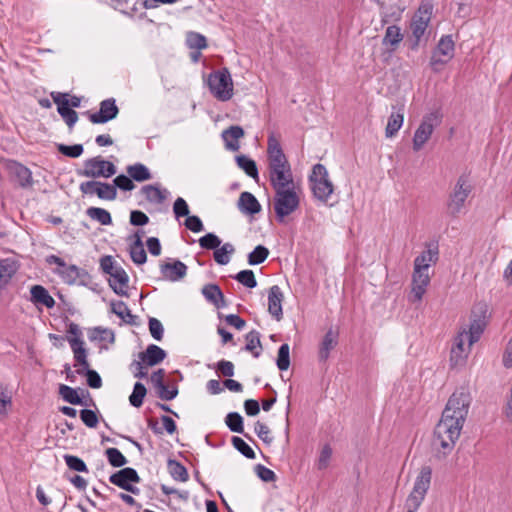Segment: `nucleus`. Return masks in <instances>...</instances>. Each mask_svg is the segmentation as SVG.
Returning <instances> with one entry per match:
<instances>
[{"label": "nucleus", "mask_w": 512, "mask_h": 512, "mask_svg": "<svg viewBox=\"0 0 512 512\" xmlns=\"http://www.w3.org/2000/svg\"><path fill=\"white\" fill-rule=\"evenodd\" d=\"M470 403V393L463 388L455 391L448 399L441 419L435 426L432 443L443 457L455 447L466 421Z\"/></svg>", "instance_id": "f257e3e1"}, {"label": "nucleus", "mask_w": 512, "mask_h": 512, "mask_svg": "<svg viewBox=\"0 0 512 512\" xmlns=\"http://www.w3.org/2000/svg\"><path fill=\"white\" fill-rule=\"evenodd\" d=\"M268 172L270 185L274 191L294 187V177L291 165L282 147L273 136L268 138Z\"/></svg>", "instance_id": "f03ea898"}, {"label": "nucleus", "mask_w": 512, "mask_h": 512, "mask_svg": "<svg viewBox=\"0 0 512 512\" xmlns=\"http://www.w3.org/2000/svg\"><path fill=\"white\" fill-rule=\"evenodd\" d=\"M431 479L432 468L429 465L422 466L415 478L413 489L405 501L406 512L418 510L430 488Z\"/></svg>", "instance_id": "7ed1b4c3"}, {"label": "nucleus", "mask_w": 512, "mask_h": 512, "mask_svg": "<svg viewBox=\"0 0 512 512\" xmlns=\"http://www.w3.org/2000/svg\"><path fill=\"white\" fill-rule=\"evenodd\" d=\"M273 207L278 222L295 212L300 206V197L296 186L274 191Z\"/></svg>", "instance_id": "20e7f679"}, {"label": "nucleus", "mask_w": 512, "mask_h": 512, "mask_svg": "<svg viewBox=\"0 0 512 512\" xmlns=\"http://www.w3.org/2000/svg\"><path fill=\"white\" fill-rule=\"evenodd\" d=\"M309 184L313 196L321 202H327L334 191V186L328 178V171L320 163L313 166L312 173L309 176Z\"/></svg>", "instance_id": "39448f33"}, {"label": "nucleus", "mask_w": 512, "mask_h": 512, "mask_svg": "<svg viewBox=\"0 0 512 512\" xmlns=\"http://www.w3.org/2000/svg\"><path fill=\"white\" fill-rule=\"evenodd\" d=\"M211 93L220 101L230 100L233 95V82L227 68L212 72L208 77Z\"/></svg>", "instance_id": "423d86ee"}, {"label": "nucleus", "mask_w": 512, "mask_h": 512, "mask_svg": "<svg viewBox=\"0 0 512 512\" xmlns=\"http://www.w3.org/2000/svg\"><path fill=\"white\" fill-rule=\"evenodd\" d=\"M116 171V166L112 162L96 156L86 159L83 168L77 170V175L91 179L110 178L116 174Z\"/></svg>", "instance_id": "0eeeda50"}, {"label": "nucleus", "mask_w": 512, "mask_h": 512, "mask_svg": "<svg viewBox=\"0 0 512 512\" xmlns=\"http://www.w3.org/2000/svg\"><path fill=\"white\" fill-rule=\"evenodd\" d=\"M471 191L472 187L467 177L460 176L448 198L447 210L450 216L457 217L461 213Z\"/></svg>", "instance_id": "6e6552de"}, {"label": "nucleus", "mask_w": 512, "mask_h": 512, "mask_svg": "<svg viewBox=\"0 0 512 512\" xmlns=\"http://www.w3.org/2000/svg\"><path fill=\"white\" fill-rule=\"evenodd\" d=\"M455 53V42L451 34L443 35L432 52L430 66L434 72H439L440 67L447 64Z\"/></svg>", "instance_id": "1a4fd4ad"}, {"label": "nucleus", "mask_w": 512, "mask_h": 512, "mask_svg": "<svg viewBox=\"0 0 512 512\" xmlns=\"http://www.w3.org/2000/svg\"><path fill=\"white\" fill-rule=\"evenodd\" d=\"M441 122V116L437 111L426 114L413 136V150L419 151L430 139L434 129Z\"/></svg>", "instance_id": "9d476101"}, {"label": "nucleus", "mask_w": 512, "mask_h": 512, "mask_svg": "<svg viewBox=\"0 0 512 512\" xmlns=\"http://www.w3.org/2000/svg\"><path fill=\"white\" fill-rule=\"evenodd\" d=\"M84 114L87 115L93 124H105L117 117L119 108L114 98H108L100 102L99 111L95 113L87 111Z\"/></svg>", "instance_id": "9b49d317"}, {"label": "nucleus", "mask_w": 512, "mask_h": 512, "mask_svg": "<svg viewBox=\"0 0 512 512\" xmlns=\"http://www.w3.org/2000/svg\"><path fill=\"white\" fill-rule=\"evenodd\" d=\"M69 94L60 93V92H52L51 97L54 103L57 105V111L60 116L63 118L70 131L73 129L74 125L78 121V113L69 107V99L67 98Z\"/></svg>", "instance_id": "f8f14e48"}, {"label": "nucleus", "mask_w": 512, "mask_h": 512, "mask_svg": "<svg viewBox=\"0 0 512 512\" xmlns=\"http://www.w3.org/2000/svg\"><path fill=\"white\" fill-rule=\"evenodd\" d=\"M165 376V370L160 368L152 373L150 381L157 391V396L161 400L171 401L177 397L178 387L176 385H172L170 388H168L164 381Z\"/></svg>", "instance_id": "ddd939ff"}, {"label": "nucleus", "mask_w": 512, "mask_h": 512, "mask_svg": "<svg viewBox=\"0 0 512 512\" xmlns=\"http://www.w3.org/2000/svg\"><path fill=\"white\" fill-rule=\"evenodd\" d=\"M434 6L428 1H422L417 11L414 13L410 28L412 32H425L433 14Z\"/></svg>", "instance_id": "4468645a"}, {"label": "nucleus", "mask_w": 512, "mask_h": 512, "mask_svg": "<svg viewBox=\"0 0 512 512\" xmlns=\"http://www.w3.org/2000/svg\"><path fill=\"white\" fill-rule=\"evenodd\" d=\"M187 270V265L180 260L160 264L161 275L164 279L171 282H177L183 279L187 274Z\"/></svg>", "instance_id": "2eb2a0df"}, {"label": "nucleus", "mask_w": 512, "mask_h": 512, "mask_svg": "<svg viewBox=\"0 0 512 512\" xmlns=\"http://www.w3.org/2000/svg\"><path fill=\"white\" fill-rule=\"evenodd\" d=\"M429 283V273L422 271L417 272V270H414L412 274V289L409 300L413 303L421 301Z\"/></svg>", "instance_id": "dca6fc26"}, {"label": "nucleus", "mask_w": 512, "mask_h": 512, "mask_svg": "<svg viewBox=\"0 0 512 512\" xmlns=\"http://www.w3.org/2000/svg\"><path fill=\"white\" fill-rule=\"evenodd\" d=\"M8 171L22 188H29L33 185L32 172L30 169L20 162L10 161L8 163Z\"/></svg>", "instance_id": "f3484780"}, {"label": "nucleus", "mask_w": 512, "mask_h": 512, "mask_svg": "<svg viewBox=\"0 0 512 512\" xmlns=\"http://www.w3.org/2000/svg\"><path fill=\"white\" fill-rule=\"evenodd\" d=\"M109 481L113 485L125 489L131 483H140L141 478L134 468L125 467L111 474Z\"/></svg>", "instance_id": "a211bd4d"}, {"label": "nucleus", "mask_w": 512, "mask_h": 512, "mask_svg": "<svg viewBox=\"0 0 512 512\" xmlns=\"http://www.w3.org/2000/svg\"><path fill=\"white\" fill-rule=\"evenodd\" d=\"M109 279V286L115 294L128 297L129 276L121 266H116Z\"/></svg>", "instance_id": "6ab92c4d"}, {"label": "nucleus", "mask_w": 512, "mask_h": 512, "mask_svg": "<svg viewBox=\"0 0 512 512\" xmlns=\"http://www.w3.org/2000/svg\"><path fill=\"white\" fill-rule=\"evenodd\" d=\"M438 246L428 245V249L421 252L414 260V270L429 273L431 264H435L438 261Z\"/></svg>", "instance_id": "aec40b11"}, {"label": "nucleus", "mask_w": 512, "mask_h": 512, "mask_svg": "<svg viewBox=\"0 0 512 512\" xmlns=\"http://www.w3.org/2000/svg\"><path fill=\"white\" fill-rule=\"evenodd\" d=\"M404 104H397L392 106L391 115L388 118L385 135L391 138L397 134L404 122Z\"/></svg>", "instance_id": "412c9836"}, {"label": "nucleus", "mask_w": 512, "mask_h": 512, "mask_svg": "<svg viewBox=\"0 0 512 512\" xmlns=\"http://www.w3.org/2000/svg\"><path fill=\"white\" fill-rule=\"evenodd\" d=\"M283 299V293L278 285L270 287L268 293V311L277 321H280L283 318Z\"/></svg>", "instance_id": "4be33fe9"}, {"label": "nucleus", "mask_w": 512, "mask_h": 512, "mask_svg": "<svg viewBox=\"0 0 512 512\" xmlns=\"http://www.w3.org/2000/svg\"><path fill=\"white\" fill-rule=\"evenodd\" d=\"M167 356V353L164 349L155 344H150L147 346L146 350L140 352L138 357L142 360L146 366H156L161 363Z\"/></svg>", "instance_id": "5701e85b"}, {"label": "nucleus", "mask_w": 512, "mask_h": 512, "mask_svg": "<svg viewBox=\"0 0 512 512\" xmlns=\"http://www.w3.org/2000/svg\"><path fill=\"white\" fill-rule=\"evenodd\" d=\"M30 301L36 306L42 305L48 309L53 308L56 304L48 290L39 284L33 285L30 288Z\"/></svg>", "instance_id": "b1692460"}, {"label": "nucleus", "mask_w": 512, "mask_h": 512, "mask_svg": "<svg viewBox=\"0 0 512 512\" xmlns=\"http://www.w3.org/2000/svg\"><path fill=\"white\" fill-rule=\"evenodd\" d=\"M204 298L217 308H224L227 306L224 294L217 284L209 283L202 287L201 290Z\"/></svg>", "instance_id": "393cba45"}, {"label": "nucleus", "mask_w": 512, "mask_h": 512, "mask_svg": "<svg viewBox=\"0 0 512 512\" xmlns=\"http://www.w3.org/2000/svg\"><path fill=\"white\" fill-rule=\"evenodd\" d=\"M465 337H463V333H460L456 339L455 343L451 349L450 354V366L452 368L463 366L467 359V353L464 348Z\"/></svg>", "instance_id": "a878e982"}, {"label": "nucleus", "mask_w": 512, "mask_h": 512, "mask_svg": "<svg viewBox=\"0 0 512 512\" xmlns=\"http://www.w3.org/2000/svg\"><path fill=\"white\" fill-rule=\"evenodd\" d=\"M239 210L246 215H255L261 211L257 198L250 192L244 191L238 199Z\"/></svg>", "instance_id": "bb28decb"}, {"label": "nucleus", "mask_w": 512, "mask_h": 512, "mask_svg": "<svg viewBox=\"0 0 512 512\" xmlns=\"http://www.w3.org/2000/svg\"><path fill=\"white\" fill-rule=\"evenodd\" d=\"M244 136V130L241 126H230L222 132V139L225 148L229 151H238L240 148L238 140Z\"/></svg>", "instance_id": "cd10ccee"}, {"label": "nucleus", "mask_w": 512, "mask_h": 512, "mask_svg": "<svg viewBox=\"0 0 512 512\" xmlns=\"http://www.w3.org/2000/svg\"><path fill=\"white\" fill-rule=\"evenodd\" d=\"M338 343V332L330 328L324 335L319 347V361L325 362L329 358L330 351L333 350Z\"/></svg>", "instance_id": "c85d7f7f"}, {"label": "nucleus", "mask_w": 512, "mask_h": 512, "mask_svg": "<svg viewBox=\"0 0 512 512\" xmlns=\"http://www.w3.org/2000/svg\"><path fill=\"white\" fill-rule=\"evenodd\" d=\"M486 327L485 315L476 316L471 320L469 331H463V337L468 338L469 346L477 342Z\"/></svg>", "instance_id": "c756f323"}, {"label": "nucleus", "mask_w": 512, "mask_h": 512, "mask_svg": "<svg viewBox=\"0 0 512 512\" xmlns=\"http://www.w3.org/2000/svg\"><path fill=\"white\" fill-rule=\"evenodd\" d=\"M140 192L144 195L146 201L151 204H162L166 200L168 194L166 189H161L155 184L142 186Z\"/></svg>", "instance_id": "7c9ffc66"}, {"label": "nucleus", "mask_w": 512, "mask_h": 512, "mask_svg": "<svg viewBox=\"0 0 512 512\" xmlns=\"http://www.w3.org/2000/svg\"><path fill=\"white\" fill-rule=\"evenodd\" d=\"M59 395L64 401L71 405L90 406V403L83 400L78 394V390L65 384H60Z\"/></svg>", "instance_id": "2f4dec72"}, {"label": "nucleus", "mask_w": 512, "mask_h": 512, "mask_svg": "<svg viewBox=\"0 0 512 512\" xmlns=\"http://www.w3.org/2000/svg\"><path fill=\"white\" fill-rule=\"evenodd\" d=\"M127 174L136 182H144L152 179L148 167L140 162L127 166Z\"/></svg>", "instance_id": "473e14b6"}, {"label": "nucleus", "mask_w": 512, "mask_h": 512, "mask_svg": "<svg viewBox=\"0 0 512 512\" xmlns=\"http://www.w3.org/2000/svg\"><path fill=\"white\" fill-rule=\"evenodd\" d=\"M225 424L230 431L243 434L248 440L253 441V439L244 432L243 417L238 412L228 413L225 417Z\"/></svg>", "instance_id": "72a5a7b5"}, {"label": "nucleus", "mask_w": 512, "mask_h": 512, "mask_svg": "<svg viewBox=\"0 0 512 512\" xmlns=\"http://www.w3.org/2000/svg\"><path fill=\"white\" fill-rule=\"evenodd\" d=\"M236 163L249 177L258 180L259 173L256 162L246 155H237L235 157Z\"/></svg>", "instance_id": "f704fd0d"}, {"label": "nucleus", "mask_w": 512, "mask_h": 512, "mask_svg": "<svg viewBox=\"0 0 512 512\" xmlns=\"http://www.w3.org/2000/svg\"><path fill=\"white\" fill-rule=\"evenodd\" d=\"M260 333L257 330H252L246 334V345L244 350L251 352L255 358H258L261 354L262 344L260 340Z\"/></svg>", "instance_id": "c9c22d12"}, {"label": "nucleus", "mask_w": 512, "mask_h": 512, "mask_svg": "<svg viewBox=\"0 0 512 512\" xmlns=\"http://www.w3.org/2000/svg\"><path fill=\"white\" fill-rule=\"evenodd\" d=\"M88 338L90 341H108L113 344L115 342V333L109 328L97 326L88 330Z\"/></svg>", "instance_id": "e433bc0d"}, {"label": "nucleus", "mask_w": 512, "mask_h": 512, "mask_svg": "<svg viewBox=\"0 0 512 512\" xmlns=\"http://www.w3.org/2000/svg\"><path fill=\"white\" fill-rule=\"evenodd\" d=\"M168 472L171 477L180 482H186L189 479V474L186 467L177 460L169 459L167 462Z\"/></svg>", "instance_id": "4c0bfd02"}, {"label": "nucleus", "mask_w": 512, "mask_h": 512, "mask_svg": "<svg viewBox=\"0 0 512 512\" xmlns=\"http://www.w3.org/2000/svg\"><path fill=\"white\" fill-rule=\"evenodd\" d=\"M115 9H118L121 13L133 17L139 11L141 6V0H111Z\"/></svg>", "instance_id": "58836bf2"}, {"label": "nucleus", "mask_w": 512, "mask_h": 512, "mask_svg": "<svg viewBox=\"0 0 512 512\" xmlns=\"http://www.w3.org/2000/svg\"><path fill=\"white\" fill-rule=\"evenodd\" d=\"M111 311L116 314L119 318L125 321L127 324H133L135 316L131 313L126 303L123 301H112Z\"/></svg>", "instance_id": "ea45409f"}, {"label": "nucleus", "mask_w": 512, "mask_h": 512, "mask_svg": "<svg viewBox=\"0 0 512 512\" xmlns=\"http://www.w3.org/2000/svg\"><path fill=\"white\" fill-rule=\"evenodd\" d=\"M55 273H57L66 284L75 285L77 283V277L79 276V267L73 264H65V267L57 268Z\"/></svg>", "instance_id": "a19ab883"}, {"label": "nucleus", "mask_w": 512, "mask_h": 512, "mask_svg": "<svg viewBox=\"0 0 512 512\" xmlns=\"http://www.w3.org/2000/svg\"><path fill=\"white\" fill-rule=\"evenodd\" d=\"M235 252L231 243H225L220 248H216L213 253L214 260L219 265H227L230 262V256Z\"/></svg>", "instance_id": "79ce46f5"}, {"label": "nucleus", "mask_w": 512, "mask_h": 512, "mask_svg": "<svg viewBox=\"0 0 512 512\" xmlns=\"http://www.w3.org/2000/svg\"><path fill=\"white\" fill-rule=\"evenodd\" d=\"M86 214L92 219L99 222L101 225H111L112 217L111 214L103 208L89 207L86 210Z\"/></svg>", "instance_id": "37998d69"}, {"label": "nucleus", "mask_w": 512, "mask_h": 512, "mask_svg": "<svg viewBox=\"0 0 512 512\" xmlns=\"http://www.w3.org/2000/svg\"><path fill=\"white\" fill-rule=\"evenodd\" d=\"M269 256V250L264 245H257L252 252L248 254V264L251 266L262 264Z\"/></svg>", "instance_id": "c03bdc74"}, {"label": "nucleus", "mask_w": 512, "mask_h": 512, "mask_svg": "<svg viewBox=\"0 0 512 512\" xmlns=\"http://www.w3.org/2000/svg\"><path fill=\"white\" fill-rule=\"evenodd\" d=\"M146 394H147V389H146L145 385L141 382H136L134 384L133 391H132L131 395L129 396L130 404L135 408L141 407Z\"/></svg>", "instance_id": "a18cd8bd"}, {"label": "nucleus", "mask_w": 512, "mask_h": 512, "mask_svg": "<svg viewBox=\"0 0 512 512\" xmlns=\"http://www.w3.org/2000/svg\"><path fill=\"white\" fill-rule=\"evenodd\" d=\"M99 199L113 201L117 198V190L114 184L99 181V186L95 190Z\"/></svg>", "instance_id": "49530a36"}, {"label": "nucleus", "mask_w": 512, "mask_h": 512, "mask_svg": "<svg viewBox=\"0 0 512 512\" xmlns=\"http://www.w3.org/2000/svg\"><path fill=\"white\" fill-rule=\"evenodd\" d=\"M105 456L112 467L119 468L127 464L126 457L117 448H107Z\"/></svg>", "instance_id": "de8ad7c7"}, {"label": "nucleus", "mask_w": 512, "mask_h": 512, "mask_svg": "<svg viewBox=\"0 0 512 512\" xmlns=\"http://www.w3.org/2000/svg\"><path fill=\"white\" fill-rule=\"evenodd\" d=\"M277 368L286 371L290 366V347L287 343L280 345L276 359Z\"/></svg>", "instance_id": "09e8293b"}, {"label": "nucleus", "mask_w": 512, "mask_h": 512, "mask_svg": "<svg viewBox=\"0 0 512 512\" xmlns=\"http://www.w3.org/2000/svg\"><path fill=\"white\" fill-rule=\"evenodd\" d=\"M233 447L248 459H255L256 454L254 450L240 437L233 436L231 439Z\"/></svg>", "instance_id": "8fccbe9b"}, {"label": "nucleus", "mask_w": 512, "mask_h": 512, "mask_svg": "<svg viewBox=\"0 0 512 512\" xmlns=\"http://www.w3.org/2000/svg\"><path fill=\"white\" fill-rule=\"evenodd\" d=\"M234 279L241 283L243 286L250 289L255 288L257 286L255 274L252 270L249 269L241 270L234 276Z\"/></svg>", "instance_id": "3c124183"}, {"label": "nucleus", "mask_w": 512, "mask_h": 512, "mask_svg": "<svg viewBox=\"0 0 512 512\" xmlns=\"http://www.w3.org/2000/svg\"><path fill=\"white\" fill-rule=\"evenodd\" d=\"M64 461L70 470L76 472H88V467L86 463L78 456L65 454L63 456Z\"/></svg>", "instance_id": "603ef678"}, {"label": "nucleus", "mask_w": 512, "mask_h": 512, "mask_svg": "<svg viewBox=\"0 0 512 512\" xmlns=\"http://www.w3.org/2000/svg\"><path fill=\"white\" fill-rule=\"evenodd\" d=\"M57 150L62 155L69 157V158H78L84 152V148H83L82 144H73V145L57 144Z\"/></svg>", "instance_id": "864d4df0"}, {"label": "nucleus", "mask_w": 512, "mask_h": 512, "mask_svg": "<svg viewBox=\"0 0 512 512\" xmlns=\"http://www.w3.org/2000/svg\"><path fill=\"white\" fill-rule=\"evenodd\" d=\"M198 242L202 249L215 250L220 246L221 239L216 234L209 232L200 237Z\"/></svg>", "instance_id": "5fc2aeb1"}, {"label": "nucleus", "mask_w": 512, "mask_h": 512, "mask_svg": "<svg viewBox=\"0 0 512 512\" xmlns=\"http://www.w3.org/2000/svg\"><path fill=\"white\" fill-rule=\"evenodd\" d=\"M115 189L119 188L122 191H132L135 188L134 180L125 174H120L113 179Z\"/></svg>", "instance_id": "6e6d98bb"}, {"label": "nucleus", "mask_w": 512, "mask_h": 512, "mask_svg": "<svg viewBox=\"0 0 512 512\" xmlns=\"http://www.w3.org/2000/svg\"><path fill=\"white\" fill-rule=\"evenodd\" d=\"M173 213L175 218L179 220L181 217H188L190 215V209L186 200L182 197H178L173 204Z\"/></svg>", "instance_id": "4d7b16f0"}, {"label": "nucleus", "mask_w": 512, "mask_h": 512, "mask_svg": "<svg viewBox=\"0 0 512 512\" xmlns=\"http://www.w3.org/2000/svg\"><path fill=\"white\" fill-rule=\"evenodd\" d=\"M186 45L190 49L201 50L207 47V40L203 34H188Z\"/></svg>", "instance_id": "13d9d810"}, {"label": "nucleus", "mask_w": 512, "mask_h": 512, "mask_svg": "<svg viewBox=\"0 0 512 512\" xmlns=\"http://www.w3.org/2000/svg\"><path fill=\"white\" fill-rule=\"evenodd\" d=\"M80 419L88 428H95L99 423L97 412L91 409L80 410Z\"/></svg>", "instance_id": "bf43d9fd"}, {"label": "nucleus", "mask_w": 512, "mask_h": 512, "mask_svg": "<svg viewBox=\"0 0 512 512\" xmlns=\"http://www.w3.org/2000/svg\"><path fill=\"white\" fill-rule=\"evenodd\" d=\"M254 472L263 482H274L277 479L275 472L262 464L255 465Z\"/></svg>", "instance_id": "052dcab7"}, {"label": "nucleus", "mask_w": 512, "mask_h": 512, "mask_svg": "<svg viewBox=\"0 0 512 512\" xmlns=\"http://www.w3.org/2000/svg\"><path fill=\"white\" fill-rule=\"evenodd\" d=\"M148 325H149V331H150L151 336L155 340L161 341L163 339V335H164V328H163L162 323L158 319H156L154 317H150L149 321H148Z\"/></svg>", "instance_id": "680f3d73"}, {"label": "nucleus", "mask_w": 512, "mask_h": 512, "mask_svg": "<svg viewBox=\"0 0 512 512\" xmlns=\"http://www.w3.org/2000/svg\"><path fill=\"white\" fill-rule=\"evenodd\" d=\"M147 367L148 366H146V364L140 359L139 361L133 360L129 365V369L133 373V376L138 379H144L147 377Z\"/></svg>", "instance_id": "e2e57ef3"}, {"label": "nucleus", "mask_w": 512, "mask_h": 512, "mask_svg": "<svg viewBox=\"0 0 512 512\" xmlns=\"http://www.w3.org/2000/svg\"><path fill=\"white\" fill-rule=\"evenodd\" d=\"M331 456L332 448L330 447V445L325 444L318 458L317 467L319 470H324L328 467Z\"/></svg>", "instance_id": "0e129e2a"}, {"label": "nucleus", "mask_w": 512, "mask_h": 512, "mask_svg": "<svg viewBox=\"0 0 512 512\" xmlns=\"http://www.w3.org/2000/svg\"><path fill=\"white\" fill-rule=\"evenodd\" d=\"M184 225L188 230L194 233H199L204 230L202 220L196 215H189L186 218Z\"/></svg>", "instance_id": "69168bd1"}, {"label": "nucleus", "mask_w": 512, "mask_h": 512, "mask_svg": "<svg viewBox=\"0 0 512 512\" xmlns=\"http://www.w3.org/2000/svg\"><path fill=\"white\" fill-rule=\"evenodd\" d=\"M254 430H255V433L257 434V436L265 443L267 444H270L272 442V438L269 436L270 435V429L269 427L260 422V421H257L255 423V427H254Z\"/></svg>", "instance_id": "338daca9"}, {"label": "nucleus", "mask_w": 512, "mask_h": 512, "mask_svg": "<svg viewBox=\"0 0 512 512\" xmlns=\"http://www.w3.org/2000/svg\"><path fill=\"white\" fill-rule=\"evenodd\" d=\"M85 376L87 378V385L93 389H99L102 386V379L99 373L93 369H87L85 371Z\"/></svg>", "instance_id": "774afa93"}]
</instances>
